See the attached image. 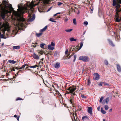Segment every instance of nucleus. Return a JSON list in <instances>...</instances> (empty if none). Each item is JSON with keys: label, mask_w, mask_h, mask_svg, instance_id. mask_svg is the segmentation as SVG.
Here are the masks:
<instances>
[{"label": "nucleus", "mask_w": 121, "mask_h": 121, "mask_svg": "<svg viewBox=\"0 0 121 121\" xmlns=\"http://www.w3.org/2000/svg\"><path fill=\"white\" fill-rule=\"evenodd\" d=\"M74 59H76V56H74Z\"/></svg>", "instance_id": "680f3d73"}, {"label": "nucleus", "mask_w": 121, "mask_h": 121, "mask_svg": "<svg viewBox=\"0 0 121 121\" xmlns=\"http://www.w3.org/2000/svg\"><path fill=\"white\" fill-rule=\"evenodd\" d=\"M74 12H75V13H76V10H77L78 11V13H77L78 14H79L80 12H79V10H78V9H77V8H75V9H74Z\"/></svg>", "instance_id": "f704fd0d"}, {"label": "nucleus", "mask_w": 121, "mask_h": 121, "mask_svg": "<svg viewBox=\"0 0 121 121\" xmlns=\"http://www.w3.org/2000/svg\"><path fill=\"white\" fill-rule=\"evenodd\" d=\"M45 45V44L44 43L41 44H40V47L41 48H44V46Z\"/></svg>", "instance_id": "7c9ffc66"}, {"label": "nucleus", "mask_w": 121, "mask_h": 121, "mask_svg": "<svg viewBox=\"0 0 121 121\" xmlns=\"http://www.w3.org/2000/svg\"><path fill=\"white\" fill-rule=\"evenodd\" d=\"M12 70L13 71H15V69H14V68H13V69H12Z\"/></svg>", "instance_id": "e2e57ef3"}, {"label": "nucleus", "mask_w": 121, "mask_h": 121, "mask_svg": "<svg viewBox=\"0 0 121 121\" xmlns=\"http://www.w3.org/2000/svg\"><path fill=\"white\" fill-rule=\"evenodd\" d=\"M73 22L74 25H76L77 24L75 18H74L73 20Z\"/></svg>", "instance_id": "a878e982"}, {"label": "nucleus", "mask_w": 121, "mask_h": 121, "mask_svg": "<svg viewBox=\"0 0 121 121\" xmlns=\"http://www.w3.org/2000/svg\"><path fill=\"white\" fill-rule=\"evenodd\" d=\"M16 69H17V70H18L19 69V68H18V67H17L16 68H15Z\"/></svg>", "instance_id": "bf43d9fd"}, {"label": "nucleus", "mask_w": 121, "mask_h": 121, "mask_svg": "<svg viewBox=\"0 0 121 121\" xmlns=\"http://www.w3.org/2000/svg\"><path fill=\"white\" fill-rule=\"evenodd\" d=\"M35 18V15H34L31 18V19L30 20V21L31 22L33 20H34Z\"/></svg>", "instance_id": "4be33fe9"}, {"label": "nucleus", "mask_w": 121, "mask_h": 121, "mask_svg": "<svg viewBox=\"0 0 121 121\" xmlns=\"http://www.w3.org/2000/svg\"><path fill=\"white\" fill-rule=\"evenodd\" d=\"M73 30L72 29H67L65 30V31L68 32H69Z\"/></svg>", "instance_id": "473e14b6"}, {"label": "nucleus", "mask_w": 121, "mask_h": 121, "mask_svg": "<svg viewBox=\"0 0 121 121\" xmlns=\"http://www.w3.org/2000/svg\"><path fill=\"white\" fill-rule=\"evenodd\" d=\"M59 93V96L61 95V94H60V93Z\"/></svg>", "instance_id": "774afa93"}, {"label": "nucleus", "mask_w": 121, "mask_h": 121, "mask_svg": "<svg viewBox=\"0 0 121 121\" xmlns=\"http://www.w3.org/2000/svg\"><path fill=\"white\" fill-rule=\"evenodd\" d=\"M57 55V51H55V52L54 55V56H56Z\"/></svg>", "instance_id": "58836bf2"}, {"label": "nucleus", "mask_w": 121, "mask_h": 121, "mask_svg": "<svg viewBox=\"0 0 121 121\" xmlns=\"http://www.w3.org/2000/svg\"><path fill=\"white\" fill-rule=\"evenodd\" d=\"M20 47L19 46H14L13 47V49H19L20 48Z\"/></svg>", "instance_id": "a211bd4d"}, {"label": "nucleus", "mask_w": 121, "mask_h": 121, "mask_svg": "<svg viewBox=\"0 0 121 121\" xmlns=\"http://www.w3.org/2000/svg\"><path fill=\"white\" fill-rule=\"evenodd\" d=\"M101 111L102 113L103 114H105L106 113V111L103 110V108H101Z\"/></svg>", "instance_id": "b1692460"}, {"label": "nucleus", "mask_w": 121, "mask_h": 121, "mask_svg": "<svg viewBox=\"0 0 121 121\" xmlns=\"http://www.w3.org/2000/svg\"><path fill=\"white\" fill-rule=\"evenodd\" d=\"M104 63L106 65H108V61L107 60H105L104 61Z\"/></svg>", "instance_id": "a19ab883"}, {"label": "nucleus", "mask_w": 121, "mask_h": 121, "mask_svg": "<svg viewBox=\"0 0 121 121\" xmlns=\"http://www.w3.org/2000/svg\"><path fill=\"white\" fill-rule=\"evenodd\" d=\"M112 108H111V109H110L109 110V111L110 112H111L112 111Z\"/></svg>", "instance_id": "6e6d98bb"}, {"label": "nucleus", "mask_w": 121, "mask_h": 121, "mask_svg": "<svg viewBox=\"0 0 121 121\" xmlns=\"http://www.w3.org/2000/svg\"><path fill=\"white\" fill-rule=\"evenodd\" d=\"M75 93H73L72 94V97L71 99H70V103L71 104H72V100L73 99V98H74L73 95H75Z\"/></svg>", "instance_id": "393cba45"}, {"label": "nucleus", "mask_w": 121, "mask_h": 121, "mask_svg": "<svg viewBox=\"0 0 121 121\" xmlns=\"http://www.w3.org/2000/svg\"><path fill=\"white\" fill-rule=\"evenodd\" d=\"M60 13H60V12L58 13H57V14H60Z\"/></svg>", "instance_id": "0e129e2a"}, {"label": "nucleus", "mask_w": 121, "mask_h": 121, "mask_svg": "<svg viewBox=\"0 0 121 121\" xmlns=\"http://www.w3.org/2000/svg\"><path fill=\"white\" fill-rule=\"evenodd\" d=\"M104 100H104L102 102V104H104L105 103V101Z\"/></svg>", "instance_id": "8fccbe9b"}, {"label": "nucleus", "mask_w": 121, "mask_h": 121, "mask_svg": "<svg viewBox=\"0 0 121 121\" xmlns=\"http://www.w3.org/2000/svg\"><path fill=\"white\" fill-rule=\"evenodd\" d=\"M51 8H49V9L48 10H47V12H48L49 11H50V10H51Z\"/></svg>", "instance_id": "4d7b16f0"}, {"label": "nucleus", "mask_w": 121, "mask_h": 121, "mask_svg": "<svg viewBox=\"0 0 121 121\" xmlns=\"http://www.w3.org/2000/svg\"><path fill=\"white\" fill-rule=\"evenodd\" d=\"M69 40L71 42L75 41L77 40L76 39H74L73 37H71L69 38Z\"/></svg>", "instance_id": "f3484780"}, {"label": "nucleus", "mask_w": 121, "mask_h": 121, "mask_svg": "<svg viewBox=\"0 0 121 121\" xmlns=\"http://www.w3.org/2000/svg\"><path fill=\"white\" fill-rule=\"evenodd\" d=\"M2 4H0V8H13L12 5L9 4L8 0H3Z\"/></svg>", "instance_id": "39448f33"}, {"label": "nucleus", "mask_w": 121, "mask_h": 121, "mask_svg": "<svg viewBox=\"0 0 121 121\" xmlns=\"http://www.w3.org/2000/svg\"><path fill=\"white\" fill-rule=\"evenodd\" d=\"M117 67L118 72H120L121 71V68L120 66L118 64H117Z\"/></svg>", "instance_id": "2eb2a0df"}, {"label": "nucleus", "mask_w": 121, "mask_h": 121, "mask_svg": "<svg viewBox=\"0 0 121 121\" xmlns=\"http://www.w3.org/2000/svg\"><path fill=\"white\" fill-rule=\"evenodd\" d=\"M99 85L100 86H102V82H100L99 84Z\"/></svg>", "instance_id": "de8ad7c7"}, {"label": "nucleus", "mask_w": 121, "mask_h": 121, "mask_svg": "<svg viewBox=\"0 0 121 121\" xmlns=\"http://www.w3.org/2000/svg\"><path fill=\"white\" fill-rule=\"evenodd\" d=\"M29 67L31 68H36V67H38V66L37 65H36L34 66H29Z\"/></svg>", "instance_id": "bb28decb"}, {"label": "nucleus", "mask_w": 121, "mask_h": 121, "mask_svg": "<svg viewBox=\"0 0 121 121\" xmlns=\"http://www.w3.org/2000/svg\"><path fill=\"white\" fill-rule=\"evenodd\" d=\"M44 51L42 50H39V51L38 53L41 54V55L44 53Z\"/></svg>", "instance_id": "5701e85b"}, {"label": "nucleus", "mask_w": 121, "mask_h": 121, "mask_svg": "<svg viewBox=\"0 0 121 121\" xmlns=\"http://www.w3.org/2000/svg\"><path fill=\"white\" fill-rule=\"evenodd\" d=\"M58 5H60L62 4V3L60 2H58Z\"/></svg>", "instance_id": "49530a36"}, {"label": "nucleus", "mask_w": 121, "mask_h": 121, "mask_svg": "<svg viewBox=\"0 0 121 121\" xmlns=\"http://www.w3.org/2000/svg\"><path fill=\"white\" fill-rule=\"evenodd\" d=\"M83 42H81L80 43V47H79V50L82 47L83 45Z\"/></svg>", "instance_id": "2f4dec72"}, {"label": "nucleus", "mask_w": 121, "mask_h": 121, "mask_svg": "<svg viewBox=\"0 0 121 121\" xmlns=\"http://www.w3.org/2000/svg\"><path fill=\"white\" fill-rule=\"evenodd\" d=\"M41 8H38L39 11L40 12H41L43 11L42 9L41 11Z\"/></svg>", "instance_id": "79ce46f5"}, {"label": "nucleus", "mask_w": 121, "mask_h": 121, "mask_svg": "<svg viewBox=\"0 0 121 121\" xmlns=\"http://www.w3.org/2000/svg\"><path fill=\"white\" fill-rule=\"evenodd\" d=\"M81 97L83 98L86 99V96L84 95L83 94H82L81 95Z\"/></svg>", "instance_id": "72a5a7b5"}, {"label": "nucleus", "mask_w": 121, "mask_h": 121, "mask_svg": "<svg viewBox=\"0 0 121 121\" xmlns=\"http://www.w3.org/2000/svg\"><path fill=\"white\" fill-rule=\"evenodd\" d=\"M88 84H90V81L89 80V79L88 80Z\"/></svg>", "instance_id": "864d4df0"}, {"label": "nucleus", "mask_w": 121, "mask_h": 121, "mask_svg": "<svg viewBox=\"0 0 121 121\" xmlns=\"http://www.w3.org/2000/svg\"><path fill=\"white\" fill-rule=\"evenodd\" d=\"M50 21H51L52 22H56V21L52 18H50L49 20Z\"/></svg>", "instance_id": "cd10ccee"}, {"label": "nucleus", "mask_w": 121, "mask_h": 121, "mask_svg": "<svg viewBox=\"0 0 121 121\" xmlns=\"http://www.w3.org/2000/svg\"><path fill=\"white\" fill-rule=\"evenodd\" d=\"M109 97H108L105 100V101L107 104H108V102L109 100Z\"/></svg>", "instance_id": "c756f323"}, {"label": "nucleus", "mask_w": 121, "mask_h": 121, "mask_svg": "<svg viewBox=\"0 0 121 121\" xmlns=\"http://www.w3.org/2000/svg\"><path fill=\"white\" fill-rule=\"evenodd\" d=\"M28 8H18L17 12H13V13L16 17L17 19L16 23L14 24L16 27H18L19 29L25 27V19L22 17V14L27 12L29 13L28 17H30L33 13L34 8H30L28 9Z\"/></svg>", "instance_id": "f257e3e1"}, {"label": "nucleus", "mask_w": 121, "mask_h": 121, "mask_svg": "<svg viewBox=\"0 0 121 121\" xmlns=\"http://www.w3.org/2000/svg\"><path fill=\"white\" fill-rule=\"evenodd\" d=\"M57 13L56 14H54L53 15V16L54 17L56 16L57 15Z\"/></svg>", "instance_id": "13d9d810"}, {"label": "nucleus", "mask_w": 121, "mask_h": 121, "mask_svg": "<svg viewBox=\"0 0 121 121\" xmlns=\"http://www.w3.org/2000/svg\"><path fill=\"white\" fill-rule=\"evenodd\" d=\"M73 117H74V120H75V121H76L75 119V118L74 117V116Z\"/></svg>", "instance_id": "338daca9"}, {"label": "nucleus", "mask_w": 121, "mask_h": 121, "mask_svg": "<svg viewBox=\"0 0 121 121\" xmlns=\"http://www.w3.org/2000/svg\"><path fill=\"white\" fill-rule=\"evenodd\" d=\"M92 108L91 107H88V112L91 115L92 113Z\"/></svg>", "instance_id": "f8f14e48"}, {"label": "nucleus", "mask_w": 121, "mask_h": 121, "mask_svg": "<svg viewBox=\"0 0 121 121\" xmlns=\"http://www.w3.org/2000/svg\"><path fill=\"white\" fill-rule=\"evenodd\" d=\"M79 60H82L84 62L88 61L89 60V59L86 56H80L79 58Z\"/></svg>", "instance_id": "1a4fd4ad"}, {"label": "nucleus", "mask_w": 121, "mask_h": 121, "mask_svg": "<svg viewBox=\"0 0 121 121\" xmlns=\"http://www.w3.org/2000/svg\"><path fill=\"white\" fill-rule=\"evenodd\" d=\"M68 18H64V21L65 22H66L68 20Z\"/></svg>", "instance_id": "4c0bfd02"}, {"label": "nucleus", "mask_w": 121, "mask_h": 121, "mask_svg": "<svg viewBox=\"0 0 121 121\" xmlns=\"http://www.w3.org/2000/svg\"><path fill=\"white\" fill-rule=\"evenodd\" d=\"M105 109V110H108V107L107 105H106L104 107Z\"/></svg>", "instance_id": "c9c22d12"}, {"label": "nucleus", "mask_w": 121, "mask_h": 121, "mask_svg": "<svg viewBox=\"0 0 121 121\" xmlns=\"http://www.w3.org/2000/svg\"><path fill=\"white\" fill-rule=\"evenodd\" d=\"M22 99L20 98H17V100H22Z\"/></svg>", "instance_id": "a18cd8bd"}, {"label": "nucleus", "mask_w": 121, "mask_h": 121, "mask_svg": "<svg viewBox=\"0 0 121 121\" xmlns=\"http://www.w3.org/2000/svg\"><path fill=\"white\" fill-rule=\"evenodd\" d=\"M82 119L83 121L87 120L88 119V118L86 116H84L83 117H82Z\"/></svg>", "instance_id": "6ab92c4d"}, {"label": "nucleus", "mask_w": 121, "mask_h": 121, "mask_svg": "<svg viewBox=\"0 0 121 121\" xmlns=\"http://www.w3.org/2000/svg\"><path fill=\"white\" fill-rule=\"evenodd\" d=\"M103 83L104 85H106H106L108 86V85H109L107 83L104 82H103Z\"/></svg>", "instance_id": "37998d69"}, {"label": "nucleus", "mask_w": 121, "mask_h": 121, "mask_svg": "<svg viewBox=\"0 0 121 121\" xmlns=\"http://www.w3.org/2000/svg\"><path fill=\"white\" fill-rule=\"evenodd\" d=\"M68 52V50L67 49H66V51L65 52V54H67Z\"/></svg>", "instance_id": "c03bdc74"}, {"label": "nucleus", "mask_w": 121, "mask_h": 121, "mask_svg": "<svg viewBox=\"0 0 121 121\" xmlns=\"http://www.w3.org/2000/svg\"><path fill=\"white\" fill-rule=\"evenodd\" d=\"M33 57L35 59L38 60L39 58V56L35 53H34L33 54Z\"/></svg>", "instance_id": "ddd939ff"}, {"label": "nucleus", "mask_w": 121, "mask_h": 121, "mask_svg": "<svg viewBox=\"0 0 121 121\" xmlns=\"http://www.w3.org/2000/svg\"><path fill=\"white\" fill-rule=\"evenodd\" d=\"M113 5L115 6L116 5L115 8H120L121 5L120 4H121V0H113Z\"/></svg>", "instance_id": "0eeeda50"}, {"label": "nucleus", "mask_w": 121, "mask_h": 121, "mask_svg": "<svg viewBox=\"0 0 121 121\" xmlns=\"http://www.w3.org/2000/svg\"><path fill=\"white\" fill-rule=\"evenodd\" d=\"M42 33H36V36L37 37H39L42 35Z\"/></svg>", "instance_id": "aec40b11"}, {"label": "nucleus", "mask_w": 121, "mask_h": 121, "mask_svg": "<svg viewBox=\"0 0 121 121\" xmlns=\"http://www.w3.org/2000/svg\"><path fill=\"white\" fill-rule=\"evenodd\" d=\"M100 108V106L98 107H97V109L98 110V111H99Z\"/></svg>", "instance_id": "3c124183"}, {"label": "nucleus", "mask_w": 121, "mask_h": 121, "mask_svg": "<svg viewBox=\"0 0 121 121\" xmlns=\"http://www.w3.org/2000/svg\"><path fill=\"white\" fill-rule=\"evenodd\" d=\"M27 65L26 64H25L23 65H22L21 67L19 68V69H21L24 68Z\"/></svg>", "instance_id": "c85d7f7f"}, {"label": "nucleus", "mask_w": 121, "mask_h": 121, "mask_svg": "<svg viewBox=\"0 0 121 121\" xmlns=\"http://www.w3.org/2000/svg\"><path fill=\"white\" fill-rule=\"evenodd\" d=\"M21 70H19L18 71L17 73L18 74V73H20V72H21Z\"/></svg>", "instance_id": "5fc2aeb1"}, {"label": "nucleus", "mask_w": 121, "mask_h": 121, "mask_svg": "<svg viewBox=\"0 0 121 121\" xmlns=\"http://www.w3.org/2000/svg\"><path fill=\"white\" fill-rule=\"evenodd\" d=\"M94 77L93 79L95 80H98L100 78V76L97 73H95L94 74Z\"/></svg>", "instance_id": "9b49d317"}, {"label": "nucleus", "mask_w": 121, "mask_h": 121, "mask_svg": "<svg viewBox=\"0 0 121 121\" xmlns=\"http://www.w3.org/2000/svg\"><path fill=\"white\" fill-rule=\"evenodd\" d=\"M9 62L13 64H14L16 63V61L14 60H8Z\"/></svg>", "instance_id": "412c9836"}, {"label": "nucleus", "mask_w": 121, "mask_h": 121, "mask_svg": "<svg viewBox=\"0 0 121 121\" xmlns=\"http://www.w3.org/2000/svg\"><path fill=\"white\" fill-rule=\"evenodd\" d=\"M48 26H46L44 28L40 30V32H43L45 31L47 29Z\"/></svg>", "instance_id": "dca6fc26"}, {"label": "nucleus", "mask_w": 121, "mask_h": 121, "mask_svg": "<svg viewBox=\"0 0 121 121\" xmlns=\"http://www.w3.org/2000/svg\"><path fill=\"white\" fill-rule=\"evenodd\" d=\"M60 16H59V17H57V18H60Z\"/></svg>", "instance_id": "69168bd1"}, {"label": "nucleus", "mask_w": 121, "mask_h": 121, "mask_svg": "<svg viewBox=\"0 0 121 121\" xmlns=\"http://www.w3.org/2000/svg\"><path fill=\"white\" fill-rule=\"evenodd\" d=\"M19 116L17 117V119L18 121L19 120Z\"/></svg>", "instance_id": "603ef678"}, {"label": "nucleus", "mask_w": 121, "mask_h": 121, "mask_svg": "<svg viewBox=\"0 0 121 121\" xmlns=\"http://www.w3.org/2000/svg\"><path fill=\"white\" fill-rule=\"evenodd\" d=\"M83 23L84 25L87 26L88 25V22L87 21H86L84 22Z\"/></svg>", "instance_id": "ea45409f"}, {"label": "nucleus", "mask_w": 121, "mask_h": 121, "mask_svg": "<svg viewBox=\"0 0 121 121\" xmlns=\"http://www.w3.org/2000/svg\"><path fill=\"white\" fill-rule=\"evenodd\" d=\"M91 13H92V12L93 10V8H91Z\"/></svg>", "instance_id": "09e8293b"}, {"label": "nucleus", "mask_w": 121, "mask_h": 121, "mask_svg": "<svg viewBox=\"0 0 121 121\" xmlns=\"http://www.w3.org/2000/svg\"><path fill=\"white\" fill-rule=\"evenodd\" d=\"M2 30L0 31V37L2 38H4V35L5 31H7L8 33L6 35H8L9 33V23L8 22H3L2 26Z\"/></svg>", "instance_id": "f03ea898"}, {"label": "nucleus", "mask_w": 121, "mask_h": 121, "mask_svg": "<svg viewBox=\"0 0 121 121\" xmlns=\"http://www.w3.org/2000/svg\"><path fill=\"white\" fill-rule=\"evenodd\" d=\"M79 87L78 86H73L72 87H70L68 89V90L69 91L70 93H72L74 92L75 90L77 89V90H78Z\"/></svg>", "instance_id": "6e6552de"}, {"label": "nucleus", "mask_w": 121, "mask_h": 121, "mask_svg": "<svg viewBox=\"0 0 121 121\" xmlns=\"http://www.w3.org/2000/svg\"><path fill=\"white\" fill-rule=\"evenodd\" d=\"M60 66V63L59 62L56 63L54 65V67L56 69L59 68Z\"/></svg>", "instance_id": "4468645a"}, {"label": "nucleus", "mask_w": 121, "mask_h": 121, "mask_svg": "<svg viewBox=\"0 0 121 121\" xmlns=\"http://www.w3.org/2000/svg\"><path fill=\"white\" fill-rule=\"evenodd\" d=\"M116 10L117 15L115 16L117 17L116 18V21L119 22L121 21V8H116Z\"/></svg>", "instance_id": "20e7f679"}, {"label": "nucleus", "mask_w": 121, "mask_h": 121, "mask_svg": "<svg viewBox=\"0 0 121 121\" xmlns=\"http://www.w3.org/2000/svg\"><path fill=\"white\" fill-rule=\"evenodd\" d=\"M104 99V97H102L99 100V102L100 103H101L102 102V100H103V99Z\"/></svg>", "instance_id": "e433bc0d"}, {"label": "nucleus", "mask_w": 121, "mask_h": 121, "mask_svg": "<svg viewBox=\"0 0 121 121\" xmlns=\"http://www.w3.org/2000/svg\"><path fill=\"white\" fill-rule=\"evenodd\" d=\"M6 8H0L1 9V14L2 18L4 19L5 18V14L8 13H11V11L10 10L5 9Z\"/></svg>", "instance_id": "423d86ee"}, {"label": "nucleus", "mask_w": 121, "mask_h": 121, "mask_svg": "<svg viewBox=\"0 0 121 121\" xmlns=\"http://www.w3.org/2000/svg\"><path fill=\"white\" fill-rule=\"evenodd\" d=\"M35 6L34 1H32L31 3L28 2L24 4L23 3H20L17 5L18 8H33Z\"/></svg>", "instance_id": "7ed1b4c3"}, {"label": "nucleus", "mask_w": 121, "mask_h": 121, "mask_svg": "<svg viewBox=\"0 0 121 121\" xmlns=\"http://www.w3.org/2000/svg\"><path fill=\"white\" fill-rule=\"evenodd\" d=\"M14 117H17V116L16 115H15L14 116Z\"/></svg>", "instance_id": "052dcab7"}, {"label": "nucleus", "mask_w": 121, "mask_h": 121, "mask_svg": "<svg viewBox=\"0 0 121 121\" xmlns=\"http://www.w3.org/2000/svg\"><path fill=\"white\" fill-rule=\"evenodd\" d=\"M55 43L52 42L51 44L48 46V48L49 50H53L55 48L54 47L55 46Z\"/></svg>", "instance_id": "9d476101"}]
</instances>
